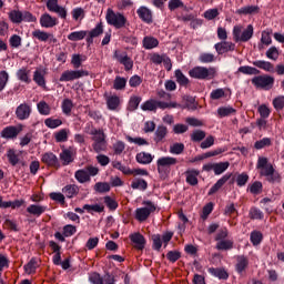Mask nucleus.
Masks as SVG:
<instances>
[{
  "instance_id": "1",
  "label": "nucleus",
  "mask_w": 284,
  "mask_h": 284,
  "mask_svg": "<svg viewBox=\"0 0 284 284\" xmlns=\"http://www.w3.org/2000/svg\"><path fill=\"white\" fill-rule=\"evenodd\" d=\"M256 168L260 170V176H265L268 183H281V173L274 169L267 158H258Z\"/></svg>"
},
{
  "instance_id": "2",
  "label": "nucleus",
  "mask_w": 284,
  "mask_h": 284,
  "mask_svg": "<svg viewBox=\"0 0 284 284\" xmlns=\"http://www.w3.org/2000/svg\"><path fill=\"white\" fill-rule=\"evenodd\" d=\"M178 106L179 103L176 102H164L156 99H150L141 104V110H143V112H156V110H172V108Z\"/></svg>"
},
{
  "instance_id": "3",
  "label": "nucleus",
  "mask_w": 284,
  "mask_h": 284,
  "mask_svg": "<svg viewBox=\"0 0 284 284\" xmlns=\"http://www.w3.org/2000/svg\"><path fill=\"white\" fill-rule=\"evenodd\" d=\"M254 37V27L248 24L245 29L239 24L233 28V41L235 43H247Z\"/></svg>"
},
{
  "instance_id": "4",
  "label": "nucleus",
  "mask_w": 284,
  "mask_h": 284,
  "mask_svg": "<svg viewBox=\"0 0 284 284\" xmlns=\"http://www.w3.org/2000/svg\"><path fill=\"white\" fill-rule=\"evenodd\" d=\"M106 23L115 28V30H121V28H125L128 26V18L121 12H115L112 9L106 10L105 16Z\"/></svg>"
},
{
  "instance_id": "5",
  "label": "nucleus",
  "mask_w": 284,
  "mask_h": 284,
  "mask_svg": "<svg viewBox=\"0 0 284 284\" xmlns=\"http://www.w3.org/2000/svg\"><path fill=\"white\" fill-rule=\"evenodd\" d=\"M189 77L192 79H199L200 81H211L216 77V69L205 67H194L189 71Z\"/></svg>"
},
{
  "instance_id": "6",
  "label": "nucleus",
  "mask_w": 284,
  "mask_h": 284,
  "mask_svg": "<svg viewBox=\"0 0 284 284\" xmlns=\"http://www.w3.org/2000/svg\"><path fill=\"white\" fill-rule=\"evenodd\" d=\"M142 205H144V207L135 210V220L139 221V223H145V221L150 219V215L156 212V204L152 201H143Z\"/></svg>"
},
{
  "instance_id": "7",
  "label": "nucleus",
  "mask_w": 284,
  "mask_h": 284,
  "mask_svg": "<svg viewBox=\"0 0 284 284\" xmlns=\"http://www.w3.org/2000/svg\"><path fill=\"white\" fill-rule=\"evenodd\" d=\"M97 174H99V168L94 165H87L84 169L75 171L74 179L78 183H90V181H92V176H97Z\"/></svg>"
},
{
  "instance_id": "8",
  "label": "nucleus",
  "mask_w": 284,
  "mask_h": 284,
  "mask_svg": "<svg viewBox=\"0 0 284 284\" xmlns=\"http://www.w3.org/2000/svg\"><path fill=\"white\" fill-rule=\"evenodd\" d=\"M251 83L260 90H272L274 88V77L268 74L256 75L251 80Z\"/></svg>"
},
{
  "instance_id": "9",
  "label": "nucleus",
  "mask_w": 284,
  "mask_h": 284,
  "mask_svg": "<svg viewBox=\"0 0 284 284\" xmlns=\"http://www.w3.org/2000/svg\"><path fill=\"white\" fill-rule=\"evenodd\" d=\"M253 65L260 70H264V72H276L278 77L284 75V64H277L276 68H274V64L270 61L256 60L253 61Z\"/></svg>"
},
{
  "instance_id": "10",
  "label": "nucleus",
  "mask_w": 284,
  "mask_h": 284,
  "mask_svg": "<svg viewBox=\"0 0 284 284\" xmlns=\"http://www.w3.org/2000/svg\"><path fill=\"white\" fill-rule=\"evenodd\" d=\"M179 160L172 156H162L156 161L159 174H170V168L176 165Z\"/></svg>"
},
{
  "instance_id": "11",
  "label": "nucleus",
  "mask_w": 284,
  "mask_h": 284,
  "mask_svg": "<svg viewBox=\"0 0 284 284\" xmlns=\"http://www.w3.org/2000/svg\"><path fill=\"white\" fill-rule=\"evenodd\" d=\"M90 72L87 70H67L63 71L59 81L61 83L68 82V81H77V79H82V77H89Z\"/></svg>"
},
{
  "instance_id": "12",
  "label": "nucleus",
  "mask_w": 284,
  "mask_h": 284,
  "mask_svg": "<svg viewBox=\"0 0 284 284\" xmlns=\"http://www.w3.org/2000/svg\"><path fill=\"white\" fill-rule=\"evenodd\" d=\"M21 132H23V124H19L18 126L9 125L1 130L0 136L1 139H7V141H13Z\"/></svg>"
},
{
  "instance_id": "13",
  "label": "nucleus",
  "mask_w": 284,
  "mask_h": 284,
  "mask_svg": "<svg viewBox=\"0 0 284 284\" xmlns=\"http://www.w3.org/2000/svg\"><path fill=\"white\" fill-rule=\"evenodd\" d=\"M113 57L116 59L118 63L124 67L125 72H130V70L134 68V61L132 58H130V55H128V52L116 50L114 51Z\"/></svg>"
},
{
  "instance_id": "14",
  "label": "nucleus",
  "mask_w": 284,
  "mask_h": 284,
  "mask_svg": "<svg viewBox=\"0 0 284 284\" xmlns=\"http://www.w3.org/2000/svg\"><path fill=\"white\" fill-rule=\"evenodd\" d=\"M32 114V105L28 102L19 104L16 109V118L18 121H27Z\"/></svg>"
},
{
  "instance_id": "15",
  "label": "nucleus",
  "mask_w": 284,
  "mask_h": 284,
  "mask_svg": "<svg viewBox=\"0 0 284 284\" xmlns=\"http://www.w3.org/2000/svg\"><path fill=\"white\" fill-rule=\"evenodd\" d=\"M31 36H32V39H37L38 41H41L42 43H45L49 41V43L57 45V43L59 42V40H57L54 34L48 33L45 31H41L40 29L32 31Z\"/></svg>"
},
{
  "instance_id": "16",
  "label": "nucleus",
  "mask_w": 284,
  "mask_h": 284,
  "mask_svg": "<svg viewBox=\"0 0 284 284\" xmlns=\"http://www.w3.org/2000/svg\"><path fill=\"white\" fill-rule=\"evenodd\" d=\"M47 9L49 12H55L60 19H68V10L64 7L59 6V0H48Z\"/></svg>"
},
{
  "instance_id": "17",
  "label": "nucleus",
  "mask_w": 284,
  "mask_h": 284,
  "mask_svg": "<svg viewBox=\"0 0 284 284\" xmlns=\"http://www.w3.org/2000/svg\"><path fill=\"white\" fill-rule=\"evenodd\" d=\"M41 163L47 165V168H53L54 170H59L61 168V163L59 162V158L52 152H45L41 155Z\"/></svg>"
},
{
  "instance_id": "18",
  "label": "nucleus",
  "mask_w": 284,
  "mask_h": 284,
  "mask_svg": "<svg viewBox=\"0 0 284 284\" xmlns=\"http://www.w3.org/2000/svg\"><path fill=\"white\" fill-rule=\"evenodd\" d=\"M75 156L77 150L74 146H69L68 149H63L60 153V161H62V165H70V163H74Z\"/></svg>"
},
{
  "instance_id": "19",
  "label": "nucleus",
  "mask_w": 284,
  "mask_h": 284,
  "mask_svg": "<svg viewBox=\"0 0 284 284\" xmlns=\"http://www.w3.org/2000/svg\"><path fill=\"white\" fill-rule=\"evenodd\" d=\"M129 239L131 241V243L133 244L134 250H139V251H143L145 250V236H143V234H141L140 232L136 233H132L131 235H129Z\"/></svg>"
},
{
  "instance_id": "20",
  "label": "nucleus",
  "mask_w": 284,
  "mask_h": 284,
  "mask_svg": "<svg viewBox=\"0 0 284 284\" xmlns=\"http://www.w3.org/2000/svg\"><path fill=\"white\" fill-rule=\"evenodd\" d=\"M104 99L106 102L108 110H111L112 112H116V110L121 108V97L116 94L110 95L108 93H104Z\"/></svg>"
},
{
  "instance_id": "21",
  "label": "nucleus",
  "mask_w": 284,
  "mask_h": 284,
  "mask_svg": "<svg viewBox=\"0 0 284 284\" xmlns=\"http://www.w3.org/2000/svg\"><path fill=\"white\" fill-rule=\"evenodd\" d=\"M247 267H250V258L245 255H237L235 272H237V274H245V272H247Z\"/></svg>"
},
{
  "instance_id": "22",
  "label": "nucleus",
  "mask_w": 284,
  "mask_h": 284,
  "mask_svg": "<svg viewBox=\"0 0 284 284\" xmlns=\"http://www.w3.org/2000/svg\"><path fill=\"white\" fill-rule=\"evenodd\" d=\"M217 54H225V52H234L236 44L229 41H222L214 45Z\"/></svg>"
},
{
  "instance_id": "23",
  "label": "nucleus",
  "mask_w": 284,
  "mask_h": 284,
  "mask_svg": "<svg viewBox=\"0 0 284 284\" xmlns=\"http://www.w3.org/2000/svg\"><path fill=\"white\" fill-rule=\"evenodd\" d=\"M101 34H103V22L98 23L94 29L89 31V36L87 37L88 45H92V43H94V39H97V37H101Z\"/></svg>"
},
{
  "instance_id": "24",
  "label": "nucleus",
  "mask_w": 284,
  "mask_h": 284,
  "mask_svg": "<svg viewBox=\"0 0 284 284\" xmlns=\"http://www.w3.org/2000/svg\"><path fill=\"white\" fill-rule=\"evenodd\" d=\"M47 211L48 206H43L40 204H30L27 207L28 214H30L31 216H36L37 219H39V216H41L42 214H45Z\"/></svg>"
},
{
  "instance_id": "25",
  "label": "nucleus",
  "mask_w": 284,
  "mask_h": 284,
  "mask_svg": "<svg viewBox=\"0 0 284 284\" xmlns=\"http://www.w3.org/2000/svg\"><path fill=\"white\" fill-rule=\"evenodd\" d=\"M229 179H232V173H226L220 180H217V182L210 189L209 196L216 194V192H219V190H221V187L227 183Z\"/></svg>"
},
{
  "instance_id": "26",
  "label": "nucleus",
  "mask_w": 284,
  "mask_h": 284,
  "mask_svg": "<svg viewBox=\"0 0 284 284\" xmlns=\"http://www.w3.org/2000/svg\"><path fill=\"white\" fill-rule=\"evenodd\" d=\"M58 23L59 20L50 16V13H43L40 18V26L42 28H54Z\"/></svg>"
},
{
  "instance_id": "27",
  "label": "nucleus",
  "mask_w": 284,
  "mask_h": 284,
  "mask_svg": "<svg viewBox=\"0 0 284 284\" xmlns=\"http://www.w3.org/2000/svg\"><path fill=\"white\" fill-rule=\"evenodd\" d=\"M81 187L77 184H67L63 189L62 192L67 196V199H74V196H79Z\"/></svg>"
},
{
  "instance_id": "28",
  "label": "nucleus",
  "mask_w": 284,
  "mask_h": 284,
  "mask_svg": "<svg viewBox=\"0 0 284 284\" xmlns=\"http://www.w3.org/2000/svg\"><path fill=\"white\" fill-rule=\"evenodd\" d=\"M184 174L186 176V183H189V185H199V174H201L199 170H187Z\"/></svg>"
},
{
  "instance_id": "29",
  "label": "nucleus",
  "mask_w": 284,
  "mask_h": 284,
  "mask_svg": "<svg viewBox=\"0 0 284 284\" xmlns=\"http://www.w3.org/2000/svg\"><path fill=\"white\" fill-rule=\"evenodd\" d=\"M136 13L144 23H152V11L148 7H140Z\"/></svg>"
},
{
  "instance_id": "30",
  "label": "nucleus",
  "mask_w": 284,
  "mask_h": 284,
  "mask_svg": "<svg viewBox=\"0 0 284 284\" xmlns=\"http://www.w3.org/2000/svg\"><path fill=\"white\" fill-rule=\"evenodd\" d=\"M209 274H212V276H215L216 278H220L221 281H227L230 278V273L225 268L221 267H210Z\"/></svg>"
},
{
  "instance_id": "31",
  "label": "nucleus",
  "mask_w": 284,
  "mask_h": 284,
  "mask_svg": "<svg viewBox=\"0 0 284 284\" xmlns=\"http://www.w3.org/2000/svg\"><path fill=\"white\" fill-rule=\"evenodd\" d=\"M135 161H138L141 165H150V163L154 161V155L142 151L135 155Z\"/></svg>"
},
{
  "instance_id": "32",
  "label": "nucleus",
  "mask_w": 284,
  "mask_h": 284,
  "mask_svg": "<svg viewBox=\"0 0 284 284\" xmlns=\"http://www.w3.org/2000/svg\"><path fill=\"white\" fill-rule=\"evenodd\" d=\"M165 136H168V126L159 125L154 133V141L156 143H163L165 141Z\"/></svg>"
},
{
  "instance_id": "33",
  "label": "nucleus",
  "mask_w": 284,
  "mask_h": 284,
  "mask_svg": "<svg viewBox=\"0 0 284 284\" xmlns=\"http://www.w3.org/2000/svg\"><path fill=\"white\" fill-rule=\"evenodd\" d=\"M33 81L39 88H45V71L37 69L33 72Z\"/></svg>"
},
{
  "instance_id": "34",
  "label": "nucleus",
  "mask_w": 284,
  "mask_h": 284,
  "mask_svg": "<svg viewBox=\"0 0 284 284\" xmlns=\"http://www.w3.org/2000/svg\"><path fill=\"white\" fill-rule=\"evenodd\" d=\"M142 98L139 95H132L129 100L126 110L128 112H134L139 110V105L141 104Z\"/></svg>"
},
{
  "instance_id": "35",
  "label": "nucleus",
  "mask_w": 284,
  "mask_h": 284,
  "mask_svg": "<svg viewBox=\"0 0 284 284\" xmlns=\"http://www.w3.org/2000/svg\"><path fill=\"white\" fill-rule=\"evenodd\" d=\"M261 8L258 6H246L236 10V14H258Z\"/></svg>"
},
{
  "instance_id": "36",
  "label": "nucleus",
  "mask_w": 284,
  "mask_h": 284,
  "mask_svg": "<svg viewBox=\"0 0 284 284\" xmlns=\"http://www.w3.org/2000/svg\"><path fill=\"white\" fill-rule=\"evenodd\" d=\"M38 267H39V262H37V257H32V258L24 265V272H26V274H37Z\"/></svg>"
},
{
  "instance_id": "37",
  "label": "nucleus",
  "mask_w": 284,
  "mask_h": 284,
  "mask_svg": "<svg viewBox=\"0 0 284 284\" xmlns=\"http://www.w3.org/2000/svg\"><path fill=\"white\" fill-rule=\"evenodd\" d=\"M37 108L39 114H41L42 116H49V114L52 112V108L50 106V104H48V102L43 100L37 104Z\"/></svg>"
},
{
  "instance_id": "38",
  "label": "nucleus",
  "mask_w": 284,
  "mask_h": 284,
  "mask_svg": "<svg viewBox=\"0 0 284 284\" xmlns=\"http://www.w3.org/2000/svg\"><path fill=\"white\" fill-rule=\"evenodd\" d=\"M159 47V40L154 37H144L143 39V48L145 50H153V48Z\"/></svg>"
},
{
  "instance_id": "39",
  "label": "nucleus",
  "mask_w": 284,
  "mask_h": 284,
  "mask_svg": "<svg viewBox=\"0 0 284 284\" xmlns=\"http://www.w3.org/2000/svg\"><path fill=\"white\" fill-rule=\"evenodd\" d=\"M17 77L19 81H22L23 83H31L32 81L30 79V70H28V68H21L20 70H18Z\"/></svg>"
},
{
  "instance_id": "40",
  "label": "nucleus",
  "mask_w": 284,
  "mask_h": 284,
  "mask_svg": "<svg viewBox=\"0 0 284 284\" xmlns=\"http://www.w3.org/2000/svg\"><path fill=\"white\" fill-rule=\"evenodd\" d=\"M232 114H236V109L232 106H221L217 109V116H220V119L232 116Z\"/></svg>"
},
{
  "instance_id": "41",
  "label": "nucleus",
  "mask_w": 284,
  "mask_h": 284,
  "mask_svg": "<svg viewBox=\"0 0 284 284\" xmlns=\"http://www.w3.org/2000/svg\"><path fill=\"white\" fill-rule=\"evenodd\" d=\"M132 190H141L142 192H145L148 190V181L143 179H135L131 183Z\"/></svg>"
},
{
  "instance_id": "42",
  "label": "nucleus",
  "mask_w": 284,
  "mask_h": 284,
  "mask_svg": "<svg viewBox=\"0 0 284 284\" xmlns=\"http://www.w3.org/2000/svg\"><path fill=\"white\" fill-rule=\"evenodd\" d=\"M70 134V130L61 129L60 131L54 133V139L57 143H65L68 141V135Z\"/></svg>"
},
{
  "instance_id": "43",
  "label": "nucleus",
  "mask_w": 284,
  "mask_h": 284,
  "mask_svg": "<svg viewBox=\"0 0 284 284\" xmlns=\"http://www.w3.org/2000/svg\"><path fill=\"white\" fill-rule=\"evenodd\" d=\"M9 19L11 23H22L23 12H21L20 10H12L9 12Z\"/></svg>"
},
{
  "instance_id": "44",
  "label": "nucleus",
  "mask_w": 284,
  "mask_h": 284,
  "mask_svg": "<svg viewBox=\"0 0 284 284\" xmlns=\"http://www.w3.org/2000/svg\"><path fill=\"white\" fill-rule=\"evenodd\" d=\"M44 125L47 128H50V130H55V128H60V125H63V120L54 119V118H48V119L44 120Z\"/></svg>"
},
{
  "instance_id": "45",
  "label": "nucleus",
  "mask_w": 284,
  "mask_h": 284,
  "mask_svg": "<svg viewBox=\"0 0 284 284\" xmlns=\"http://www.w3.org/2000/svg\"><path fill=\"white\" fill-rule=\"evenodd\" d=\"M248 216L252 221H263V219H265V214H263V211L256 207H252L250 210Z\"/></svg>"
},
{
  "instance_id": "46",
  "label": "nucleus",
  "mask_w": 284,
  "mask_h": 284,
  "mask_svg": "<svg viewBox=\"0 0 284 284\" xmlns=\"http://www.w3.org/2000/svg\"><path fill=\"white\" fill-rule=\"evenodd\" d=\"M234 247V241L232 240H222L216 243V250L225 251L232 250Z\"/></svg>"
},
{
  "instance_id": "47",
  "label": "nucleus",
  "mask_w": 284,
  "mask_h": 284,
  "mask_svg": "<svg viewBox=\"0 0 284 284\" xmlns=\"http://www.w3.org/2000/svg\"><path fill=\"white\" fill-rule=\"evenodd\" d=\"M237 72H241V74H248V75L261 74V71L258 69L250 65L240 67L237 69Z\"/></svg>"
},
{
  "instance_id": "48",
  "label": "nucleus",
  "mask_w": 284,
  "mask_h": 284,
  "mask_svg": "<svg viewBox=\"0 0 284 284\" xmlns=\"http://www.w3.org/2000/svg\"><path fill=\"white\" fill-rule=\"evenodd\" d=\"M175 79L179 85L186 87L190 84V79L183 74V71L181 69L175 70Z\"/></svg>"
},
{
  "instance_id": "49",
  "label": "nucleus",
  "mask_w": 284,
  "mask_h": 284,
  "mask_svg": "<svg viewBox=\"0 0 284 284\" xmlns=\"http://www.w3.org/2000/svg\"><path fill=\"white\" fill-rule=\"evenodd\" d=\"M205 136H207L205 131H203V130H194L191 133V141H193V143H201V141H203L205 139Z\"/></svg>"
},
{
  "instance_id": "50",
  "label": "nucleus",
  "mask_w": 284,
  "mask_h": 284,
  "mask_svg": "<svg viewBox=\"0 0 284 284\" xmlns=\"http://www.w3.org/2000/svg\"><path fill=\"white\" fill-rule=\"evenodd\" d=\"M248 192L251 194L258 195L263 192V182L255 181L251 185H248Z\"/></svg>"
},
{
  "instance_id": "51",
  "label": "nucleus",
  "mask_w": 284,
  "mask_h": 284,
  "mask_svg": "<svg viewBox=\"0 0 284 284\" xmlns=\"http://www.w3.org/2000/svg\"><path fill=\"white\" fill-rule=\"evenodd\" d=\"M88 37V31H74L68 36L69 41H83Z\"/></svg>"
},
{
  "instance_id": "52",
  "label": "nucleus",
  "mask_w": 284,
  "mask_h": 284,
  "mask_svg": "<svg viewBox=\"0 0 284 284\" xmlns=\"http://www.w3.org/2000/svg\"><path fill=\"white\" fill-rule=\"evenodd\" d=\"M251 243L252 245H261L263 243V233L261 231H252L251 232Z\"/></svg>"
},
{
  "instance_id": "53",
  "label": "nucleus",
  "mask_w": 284,
  "mask_h": 284,
  "mask_svg": "<svg viewBox=\"0 0 284 284\" xmlns=\"http://www.w3.org/2000/svg\"><path fill=\"white\" fill-rule=\"evenodd\" d=\"M91 136H92L93 143L99 141H105V133L101 129L91 130Z\"/></svg>"
},
{
  "instance_id": "54",
  "label": "nucleus",
  "mask_w": 284,
  "mask_h": 284,
  "mask_svg": "<svg viewBox=\"0 0 284 284\" xmlns=\"http://www.w3.org/2000/svg\"><path fill=\"white\" fill-rule=\"evenodd\" d=\"M125 85H128V79L121 78V77H115L113 81V89L114 90H125Z\"/></svg>"
},
{
  "instance_id": "55",
  "label": "nucleus",
  "mask_w": 284,
  "mask_h": 284,
  "mask_svg": "<svg viewBox=\"0 0 284 284\" xmlns=\"http://www.w3.org/2000/svg\"><path fill=\"white\" fill-rule=\"evenodd\" d=\"M72 108H74V103L70 99H64L62 102V112L67 116H70L72 114Z\"/></svg>"
},
{
  "instance_id": "56",
  "label": "nucleus",
  "mask_w": 284,
  "mask_h": 284,
  "mask_svg": "<svg viewBox=\"0 0 284 284\" xmlns=\"http://www.w3.org/2000/svg\"><path fill=\"white\" fill-rule=\"evenodd\" d=\"M247 181H250V175L245 172L237 174L235 179L237 187H243L247 185Z\"/></svg>"
},
{
  "instance_id": "57",
  "label": "nucleus",
  "mask_w": 284,
  "mask_h": 284,
  "mask_svg": "<svg viewBox=\"0 0 284 284\" xmlns=\"http://www.w3.org/2000/svg\"><path fill=\"white\" fill-rule=\"evenodd\" d=\"M110 183L108 182H98L94 185V191L99 194H105V192H110Z\"/></svg>"
},
{
  "instance_id": "58",
  "label": "nucleus",
  "mask_w": 284,
  "mask_h": 284,
  "mask_svg": "<svg viewBox=\"0 0 284 284\" xmlns=\"http://www.w3.org/2000/svg\"><path fill=\"white\" fill-rule=\"evenodd\" d=\"M7 158H8L10 165L14 166L19 163V154H17V151H14V149L8 150Z\"/></svg>"
},
{
  "instance_id": "59",
  "label": "nucleus",
  "mask_w": 284,
  "mask_h": 284,
  "mask_svg": "<svg viewBox=\"0 0 284 284\" xmlns=\"http://www.w3.org/2000/svg\"><path fill=\"white\" fill-rule=\"evenodd\" d=\"M227 168H230V162H220V163H214V174L220 175L223 174V172H225V170H227Z\"/></svg>"
},
{
  "instance_id": "60",
  "label": "nucleus",
  "mask_w": 284,
  "mask_h": 284,
  "mask_svg": "<svg viewBox=\"0 0 284 284\" xmlns=\"http://www.w3.org/2000/svg\"><path fill=\"white\" fill-rule=\"evenodd\" d=\"M92 148L98 154L108 150V142L105 140L93 142Z\"/></svg>"
},
{
  "instance_id": "61",
  "label": "nucleus",
  "mask_w": 284,
  "mask_h": 284,
  "mask_svg": "<svg viewBox=\"0 0 284 284\" xmlns=\"http://www.w3.org/2000/svg\"><path fill=\"white\" fill-rule=\"evenodd\" d=\"M270 145H272V139L270 138H264L254 143L255 150H263V148H270Z\"/></svg>"
},
{
  "instance_id": "62",
  "label": "nucleus",
  "mask_w": 284,
  "mask_h": 284,
  "mask_svg": "<svg viewBox=\"0 0 284 284\" xmlns=\"http://www.w3.org/2000/svg\"><path fill=\"white\" fill-rule=\"evenodd\" d=\"M21 43H22V39H21V36L19 34H13L9 39V44H10V48L12 49L21 48Z\"/></svg>"
},
{
  "instance_id": "63",
  "label": "nucleus",
  "mask_w": 284,
  "mask_h": 284,
  "mask_svg": "<svg viewBox=\"0 0 284 284\" xmlns=\"http://www.w3.org/2000/svg\"><path fill=\"white\" fill-rule=\"evenodd\" d=\"M83 61H85V57L81 54H73L71 59V64L75 70H79V68L82 65Z\"/></svg>"
},
{
  "instance_id": "64",
  "label": "nucleus",
  "mask_w": 284,
  "mask_h": 284,
  "mask_svg": "<svg viewBox=\"0 0 284 284\" xmlns=\"http://www.w3.org/2000/svg\"><path fill=\"white\" fill-rule=\"evenodd\" d=\"M273 108L278 112L284 108V95H278L273 100Z\"/></svg>"
}]
</instances>
